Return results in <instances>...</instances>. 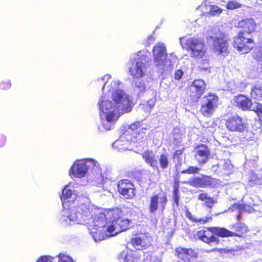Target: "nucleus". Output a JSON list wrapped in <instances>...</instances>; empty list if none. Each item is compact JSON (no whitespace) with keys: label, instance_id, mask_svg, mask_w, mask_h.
I'll use <instances>...</instances> for the list:
<instances>
[{"label":"nucleus","instance_id":"obj_25","mask_svg":"<svg viewBox=\"0 0 262 262\" xmlns=\"http://www.w3.org/2000/svg\"><path fill=\"white\" fill-rule=\"evenodd\" d=\"M141 254L137 251L128 252L124 257L125 262H140Z\"/></svg>","mask_w":262,"mask_h":262},{"label":"nucleus","instance_id":"obj_18","mask_svg":"<svg viewBox=\"0 0 262 262\" xmlns=\"http://www.w3.org/2000/svg\"><path fill=\"white\" fill-rule=\"evenodd\" d=\"M210 155L209 149L204 145H200L195 149V157L199 164L206 163L209 160Z\"/></svg>","mask_w":262,"mask_h":262},{"label":"nucleus","instance_id":"obj_37","mask_svg":"<svg viewBox=\"0 0 262 262\" xmlns=\"http://www.w3.org/2000/svg\"><path fill=\"white\" fill-rule=\"evenodd\" d=\"M241 7V4L236 0L229 1L226 8L229 10H233Z\"/></svg>","mask_w":262,"mask_h":262},{"label":"nucleus","instance_id":"obj_8","mask_svg":"<svg viewBox=\"0 0 262 262\" xmlns=\"http://www.w3.org/2000/svg\"><path fill=\"white\" fill-rule=\"evenodd\" d=\"M154 64L160 73L164 71H170L172 69L171 61H166L167 55L165 45L163 43H157L152 50Z\"/></svg>","mask_w":262,"mask_h":262},{"label":"nucleus","instance_id":"obj_24","mask_svg":"<svg viewBox=\"0 0 262 262\" xmlns=\"http://www.w3.org/2000/svg\"><path fill=\"white\" fill-rule=\"evenodd\" d=\"M246 86L245 83L239 81L232 80L228 83V90L232 93L241 91Z\"/></svg>","mask_w":262,"mask_h":262},{"label":"nucleus","instance_id":"obj_47","mask_svg":"<svg viewBox=\"0 0 262 262\" xmlns=\"http://www.w3.org/2000/svg\"><path fill=\"white\" fill-rule=\"evenodd\" d=\"M7 138L4 135H0V147L4 146L6 142Z\"/></svg>","mask_w":262,"mask_h":262},{"label":"nucleus","instance_id":"obj_34","mask_svg":"<svg viewBox=\"0 0 262 262\" xmlns=\"http://www.w3.org/2000/svg\"><path fill=\"white\" fill-rule=\"evenodd\" d=\"M252 56L257 61L262 62V46L256 47L252 52Z\"/></svg>","mask_w":262,"mask_h":262},{"label":"nucleus","instance_id":"obj_36","mask_svg":"<svg viewBox=\"0 0 262 262\" xmlns=\"http://www.w3.org/2000/svg\"><path fill=\"white\" fill-rule=\"evenodd\" d=\"M252 110L257 114L259 120L262 122V104L255 103L253 107H252Z\"/></svg>","mask_w":262,"mask_h":262},{"label":"nucleus","instance_id":"obj_28","mask_svg":"<svg viewBox=\"0 0 262 262\" xmlns=\"http://www.w3.org/2000/svg\"><path fill=\"white\" fill-rule=\"evenodd\" d=\"M183 133L182 130L178 128L174 127L173 129V143L179 146L182 141Z\"/></svg>","mask_w":262,"mask_h":262},{"label":"nucleus","instance_id":"obj_31","mask_svg":"<svg viewBox=\"0 0 262 262\" xmlns=\"http://www.w3.org/2000/svg\"><path fill=\"white\" fill-rule=\"evenodd\" d=\"M135 91L139 95L143 94L146 91V86L144 82L141 80L135 81Z\"/></svg>","mask_w":262,"mask_h":262},{"label":"nucleus","instance_id":"obj_13","mask_svg":"<svg viewBox=\"0 0 262 262\" xmlns=\"http://www.w3.org/2000/svg\"><path fill=\"white\" fill-rule=\"evenodd\" d=\"M233 47L243 54L250 52L253 47V40L244 36V33L241 32L238 36L235 37Z\"/></svg>","mask_w":262,"mask_h":262},{"label":"nucleus","instance_id":"obj_49","mask_svg":"<svg viewBox=\"0 0 262 262\" xmlns=\"http://www.w3.org/2000/svg\"><path fill=\"white\" fill-rule=\"evenodd\" d=\"M184 148H183L182 149L177 150L173 154V158H176L177 156H182Z\"/></svg>","mask_w":262,"mask_h":262},{"label":"nucleus","instance_id":"obj_39","mask_svg":"<svg viewBox=\"0 0 262 262\" xmlns=\"http://www.w3.org/2000/svg\"><path fill=\"white\" fill-rule=\"evenodd\" d=\"M200 171V168L195 167V166H190L187 169H185L180 171H178L179 172H181L182 173H188V174H192V173H198Z\"/></svg>","mask_w":262,"mask_h":262},{"label":"nucleus","instance_id":"obj_44","mask_svg":"<svg viewBox=\"0 0 262 262\" xmlns=\"http://www.w3.org/2000/svg\"><path fill=\"white\" fill-rule=\"evenodd\" d=\"M52 257L47 256H42L39 258L36 262H52Z\"/></svg>","mask_w":262,"mask_h":262},{"label":"nucleus","instance_id":"obj_45","mask_svg":"<svg viewBox=\"0 0 262 262\" xmlns=\"http://www.w3.org/2000/svg\"><path fill=\"white\" fill-rule=\"evenodd\" d=\"M183 72L181 70H177L174 74V77L176 80H180L183 75Z\"/></svg>","mask_w":262,"mask_h":262},{"label":"nucleus","instance_id":"obj_40","mask_svg":"<svg viewBox=\"0 0 262 262\" xmlns=\"http://www.w3.org/2000/svg\"><path fill=\"white\" fill-rule=\"evenodd\" d=\"M11 86V82L9 80H4L0 82V89L7 90Z\"/></svg>","mask_w":262,"mask_h":262},{"label":"nucleus","instance_id":"obj_26","mask_svg":"<svg viewBox=\"0 0 262 262\" xmlns=\"http://www.w3.org/2000/svg\"><path fill=\"white\" fill-rule=\"evenodd\" d=\"M252 98L257 100H262V85H255L251 90Z\"/></svg>","mask_w":262,"mask_h":262},{"label":"nucleus","instance_id":"obj_2","mask_svg":"<svg viewBox=\"0 0 262 262\" xmlns=\"http://www.w3.org/2000/svg\"><path fill=\"white\" fill-rule=\"evenodd\" d=\"M111 77L110 74H106L97 80L103 84V95L99 98L97 106L101 124L105 130H111L119 117L131 112L134 105L132 97L120 89L119 80H114L107 85Z\"/></svg>","mask_w":262,"mask_h":262},{"label":"nucleus","instance_id":"obj_1","mask_svg":"<svg viewBox=\"0 0 262 262\" xmlns=\"http://www.w3.org/2000/svg\"><path fill=\"white\" fill-rule=\"evenodd\" d=\"M72 183L68 184L63 189L61 200L63 209L61 211L59 221L64 226L89 223L88 230L93 239L96 242L111 236L112 216L106 217L102 212H96V207L92 205L89 194L82 192L78 195L75 190L71 189Z\"/></svg>","mask_w":262,"mask_h":262},{"label":"nucleus","instance_id":"obj_46","mask_svg":"<svg viewBox=\"0 0 262 262\" xmlns=\"http://www.w3.org/2000/svg\"><path fill=\"white\" fill-rule=\"evenodd\" d=\"M245 206L241 204L235 203L232 205V210L234 209H237L239 211L245 210Z\"/></svg>","mask_w":262,"mask_h":262},{"label":"nucleus","instance_id":"obj_48","mask_svg":"<svg viewBox=\"0 0 262 262\" xmlns=\"http://www.w3.org/2000/svg\"><path fill=\"white\" fill-rule=\"evenodd\" d=\"M140 109L144 111L145 112L149 113V112H147L146 110L148 108V105L145 103V102H144L142 104H141L139 106Z\"/></svg>","mask_w":262,"mask_h":262},{"label":"nucleus","instance_id":"obj_6","mask_svg":"<svg viewBox=\"0 0 262 262\" xmlns=\"http://www.w3.org/2000/svg\"><path fill=\"white\" fill-rule=\"evenodd\" d=\"M149 57L141 51L132 54L127 64L128 73L134 79L144 76L148 68Z\"/></svg>","mask_w":262,"mask_h":262},{"label":"nucleus","instance_id":"obj_50","mask_svg":"<svg viewBox=\"0 0 262 262\" xmlns=\"http://www.w3.org/2000/svg\"><path fill=\"white\" fill-rule=\"evenodd\" d=\"M218 167H219V164H217L216 165H212L211 169L212 171L216 172L217 171V168Z\"/></svg>","mask_w":262,"mask_h":262},{"label":"nucleus","instance_id":"obj_41","mask_svg":"<svg viewBox=\"0 0 262 262\" xmlns=\"http://www.w3.org/2000/svg\"><path fill=\"white\" fill-rule=\"evenodd\" d=\"M58 262H74L72 258L66 255L59 254L58 255Z\"/></svg>","mask_w":262,"mask_h":262},{"label":"nucleus","instance_id":"obj_7","mask_svg":"<svg viewBox=\"0 0 262 262\" xmlns=\"http://www.w3.org/2000/svg\"><path fill=\"white\" fill-rule=\"evenodd\" d=\"M208 43L214 53L217 54H226L228 52V38L227 35L217 28L211 30L207 37Z\"/></svg>","mask_w":262,"mask_h":262},{"label":"nucleus","instance_id":"obj_43","mask_svg":"<svg viewBox=\"0 0 262 262\" xmlns=\"http://www.w3.org/2000/svg\"><path fill=\"white\" fill-rule=\"evenodd\" d=\"M173 201L176 204L177 206H179V202L180 200V196L179 195V191L177 189H174L173 192Z\"/></svg>","mask_w":262,"mask_h":262},{"label":"nucleus","instance_id":"obj_51","mask_svg":"<svg viewBox=\"0 0 262 262\" xmlns=\"http://www.w3.org/2000/svg\"><path fill=\"white\" fill-rule=\"evenodd\" d=\"M148 40L149 41L152 42L154 40V38L151 36L148 37Z\"/></svg>","mask_w":262,"mask_h":262},{"label":"nucleus","instance_id":"obj_10","mask_svg":"<svg viewBox=\"0 0 262 262\" xmlns=\"http://www.w3.org/2000/svg\"><path fill=\"white\" fill-rule=\"evenodd\" d=\"M219 104V97L215 93H209L201 99L200 112L205 117L211 116Z\"/></svg>","mask_w":262,"mask_h":262},{"label":"nucleus","instance_id":"obj_53","mask_svg":"<svg viewBox=\"0 0 262 262\" xmlns=\"http://www.w3.org/2000/svg\"><path fill=\"white\" fill-rule=\"evenodd\" d=\"M260 246L262 247V243L260 244Z\"/></svg>","mask_w":262,"mask_h":262},{"label":"nucleus","instance_id":"obj_23","mask_svg":"<svg viewBox=\"0 0 262 262\" xmlns=\"http://www.w3.org/2000/svg\"><path fill=\"white\" fill-rule=\"evenodd\" d=\"M232 229L234 232L230 231V233L229 235L225 237L234 236H240L241 234L246 233L248 231V227L245 224L242 223H237L233 225Z\"/></svg>","mask_w":262,"mask_h":262},{"label":"nucleus","instance_id":"obj_30","mask_svg":"<svg viewBox=\"0 0 262 262\" xmlns=\"http://www.w3.org/2000/svg\"><path fill=\"white\" fill-rule=\"evenodd\" d=\"M199 199L205 202V205L210 209L213 206L214 201L212 198L209 197L207 193H201L199 196Z\"/></svg>","mask_w":262,"mask_h":262},{"label":"nucleus","instance_id":"obj_20","mask_svg":"<svg viewBox=\"0 0 262 262\" xmlns=\"http://www.w3.org/2000/svg\"><path fill=\"white\" fill-rule=\"evenodd\" d=\"M142 156L147 164L151 167L154 169H159L158 160L156 153L154 151L147 150L143 152Z\"/></svg>","mask_w":262,"mask_h":262},{"label":"nucleus","instance_id":"obj_21","mask_svg":"<svg viewBox=\"0 0 262 262\" xmlns=\"http://www.w3.org/2000/svg\"><path fill=\"white\" fill-rule=\"evenodd\" d=\"M234 101L236 106L243 110H252V107L254 105V104L252 103L250 99L242 95L235 97Z\"/></svg>","mask_w":262,"mask_h":262},{"label":"nucleus","instance_id":"obj_16","mask_svg":"<svg viewBox=\"0 0 262 262\" xmlns=\"http://www.w3.org/2000/svg\"><path fill=\"white\" fill-rule=\"evenodd\" d=\"M176 252L178 257L184 262H191L198 257L197 252L192 249L179 247Z\"/></svg>","mask_w":262,"mask_h":262},{"label":"nucleus","instance_id":"obj_33","mask_svg":"<svg viewBox=\"0 0 262 262\" xmlns=\"http://www.w3.org/2000/svg\"><path fill=\"white\" fill-rule=\"evenodd\" d=\"M209 10L206 13L211 16H215L219 15L222 12V10L218 6L210 5L208 6Z\"/></svg>","mask_w":262,"mask_h":262},{"label":"nucleus","instance_id":"obj_22","mask_svg":"<svg viewBox=\"0 0 262 262\" xmlns=\"http://www.w3.org/2000/svg\"><path fill=\"white\" fill-rule=\"evenodd\" d=\"M256 24L253 18H247L239 21L237 27L245 29L248 33L254 32L256 29Z\"/></svg>","mask_w":262,"mask_h":262},{"label":"nucleus","instance_id":"obj_9","mask_svg":"<svg viewBox=\"0 0 262 262\" xmlns=\"http://www.w3.org/2000/svg\"><path fill=\"white\" fill-rule=\"evenodd\" d=\"M230 233V231L224 228L211 227L200 230L198 232L197 235L204 242L209 243L216 242L217 238L214 234L224 237L229 235Z\"/></svg>","mask_w":262,"mask_h":262},{"label":"nucleus","instance_id":"obj_42","mask_svg":"<svg viewBox=\"0 0 262 262\" xmlns=\"http://www.w3.org/2000/svg\"><path fill=\"white\" fill-rule=\"evenodd\" d=\"M174 162L177 163L176 164V168L177 171H180V167L182 165V156H177L176 158H173Z\"/></svg>","mask_w":262,"mask_h":262},{"label":"nucleus","instance_id":"obj_4","mask_svg":"<svg viewBox=\"0 0 262 262\" xmlns=\"http://www.w3.org/2000/svg\"><path fill=\"white\" fill-rule=\"evenodd\" d=\"M89 171L92 173L87 176L89 181H96L102 177L100 164L95 159L87 158L77 160L71 166L69 173L76 178H82Z\"/></svg>","mask_w":262,"mask_h":262},{"label":"nucleus","instance_id":"obj_32","mask_svg":"<svg viewBox=\"0 0 262 262\" xmlns=\"http://www.w3.org/2000/svg\"><path fill=\"white\" fill-rule=\"evenodd\" d=\"M159 165L161 168L166 169L168 167L169 160L168 155L166 154H162L160 155L159 159Z\"/></svg>","mask_w":262,"mask_h":262},{"label":"nucleus","instance_id":"obj_35","mask_svg":"<svg viewBox=\"0 0 262 262\" xmlns=\"http://www.w3.org/2000/svg\"><path fill=\"white\" fill-rule=\"evenodd\" d=\"M222 166L224 173L226 174H229L232 170L233 166L229 160H225Z\"/></svg>","mask_w":262,"mask_h":262},{"label":"nucleus","instance_id":"obj_52","mask_svg":"<svg viewBox=\"0 0 262 262\" xmlns=\"http://www.w3.org/2000/svg\"><path fill=\"white\" fill-rule=\"evenodd\" d=\"M206 1H207V0H204V1L203 2V3H205H205H206Z\"/></svg>","mask_w":262,"mask_h":262},{"label":"nucleus","instance_id":"obj_38","mask_svg":"<svg viewBox=\"0 0 262 262\" xmlns=\"http://www.w3.org/2000/svg\"><path fill=\"white\" fill-rule=\"evenodd\" d=\"M152 94L153 95V97L149 100L147 102H145V103L148 105V108L146 110L147 112H150L152 108L154 107L155 105V103L156 101V92H152Z\"/></svg>","mask_w":262,"mask_h":262},{"label":"nucleus","instance_id":"obj_12","mask_svg":"<svg viewBox=\"0 0 262 262\" xmlns=\"http://www.w3.org/2000/svg\"><path fill=\"white\" fill-rule=\"evenodd\" d=\"M109 214L112 216V222H114V225L112 228L111 236H115L130 228V221L128 219L122 216H118V214H115L114 212H111Z\"/></svg>","mask_w":262,"mask_h":262},{"label":"nucleus","instance_id":"obj_3","mask_svg":"<svg viewBox=\"0 0 262 262\" xmlns=\"http://www.w3.org/2000/svg\"><path fill=\"white\" fill-rule=\"evenodd\" d=\"M180 42L183 48L189 52L190 56L197 59L200 69L207 70L209 69V57L203 39L194 37H182L180 38Z\"/></svg>","mask_w":262,"mask_h":262},{"label":"nucleus","instance_id":"obj_14","mask_svg":"<svg viewBox=\"0 0 262 262\" xmlns=\"http://www.w3.org/2000/svg\"><path fill=\"white\" fill-rule=\"evenodd\" d=\"M247 124L241 117L233 115L229 118L226 122L227 128L230 131L244 132L247 129Z\"/></svg>","mask_w":262,"mask_h":262},{"label":"nucleus","instance_id":"obj_27","mask_svg":"<svg viewBox=\"0 0 262 262\" xmlns=\"http://www.w3.org/2000/svg\"><path fill=\"white\" fill-rule=\"evenodd\" d=\"M186 217L190 219L191 221L195 223H200L201 224H205L207 222H209L210 221H212V217L211 216H207L203 218H198L194 215H192V214L189 212H187L186 213Z\"/></svg>","mask_w":262,"mask_h":262},{"label":"nucleus","instance_id":"obj_11","mask_svg":"<svg viewBox=\"0 0 262 262\" xmlns=\"http://www.w3.org/2000/svg\"><path fill=\"white\" fill-rule=\"evenodd\" d=\"M167 203L166 194L162 192L159 193H155L150 196L148 211L152 215L156 214L157 211L163 212L166 208Z\"/></svg>","mask_w":262,"mask_h":262},{"label":"nucleus","instance_id":"obj_19","mask_svg":"<svg viewBox=\"0 0 262 262\" xmlns=\"http://www.w3.org/2000/svg\"><path fill=\"white\" fill-rule=\"evenodd\" d=\"M215 180L208 176L195 178L190 181V185L195 187H206L213 186Z\"/></svg>","mask_w":262,"mask_h":262},{"label":"nucleus","instance_id":"obj_29","mask_svg":"<svg viewBox=\"0 0 262 262\" xmlns=\"http://www.w3.org/2000/svg\"><path fill=\"white\" fill-rule=\"evenodd\" d=\"M132 243L134 247L138 250H142L146 246L145 242L141 237H139L133 238Z\"/></svg>","mask_w":262,"mask_h":262},{"label":"nucleus","instance_id":"obj_17","mask_svg":"<svg viewBox=\"0 0 262 262\" xmlns=\"http://www.w3.org/2000/svg\"><path fill=\"white\" fill-rule=\"evenodd\" d=\"M206 89L205 82L200 79H195L190 86L191 96L196 99L200 98Z\"/></svg>","mask_w":262,"mask_h":262},{"label":"nucleus","instance_id":"obj_15","mask_svg":"<svg viewBox=\"0 0 262 262\" xmlns=\"http://www.w3.org/2000/svg\"><path fill=\"white\" fill-rule=\"evenodd\" d=\"M118 190V192L126 199H132L135 195L133 183L127 179L121 180L119 182Z\"/></svg>","mask_w":262,"mask_h":262},{"label":"nucleus","instance_id":"obj_5","mask_svg":"<svg viewBox=\"0 0 262 262\" xmlns=\"http://www.w3.org/2000/svg\"><path fill=\"white\" fill-rule=\"evenodd\" d=\"M140 122H137L132 124L129 127L126 129L113 144L114 148L119 151L130 150L133 148L132 144H140L143 142L141 139L144 137V134L139 133L141 130Z\"/></svg>","mask_w":262,"mask_h":262}]
</instances>
